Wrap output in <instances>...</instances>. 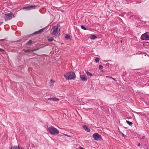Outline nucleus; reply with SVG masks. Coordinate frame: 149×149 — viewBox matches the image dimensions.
I'll return each instance as SVG.
<instances>
[{
	"mask_svg": "<svg viewBox=\"0 0 149 149\" xmlns=\"http://www.w3.org/2000/svg\"><path fill=\"white\" fill-rule=\"evenodd\" d=\"M64 77L67 80L74 79L76 77L73 72H70L64 74Z\"/></svg>",
	"mask_w": 149,
	"mask_h": 149,
	"instance_id": "obj_1",
	"label": "nucleus"
},
{
	"mask_svg": "<svg viewBox=\"0 0 149 149\" xmlns=\"http://www.w3.org/2000/svg\"><path fill=\"white\" fill-rule=\"evenodd\" d=\"M58 25L57 24L55 25L51 30V31H52L51 33L52 34L57 36L59 35L60 33L58 31Z\"/></svg>",
	"mask_w": 149,
	"mask_h": 149,
	"instance_id": "obj_2",
	"label": "nucleus"
},
{
	"mask_svg": "<svg viewBox=\"0 0 149 149\" xmlns=\"http://www.w3.org/2000/svg\"><path fill=\"white\" fill-rule=\"evenodd\" d=\"M49 132L53 135L58 134L59 133V131L53 126H51L48 129Z\"/></svg>",
	"mask_w": 149,
	"mask_h": 149,
	"instance_id": "obj_3",
	"label": "nucleus"
},
{
	"mask_svg": "<svg viewBox=\"0 0 149 149\" xmlns=\"http://www.w3.org/2000/svg\"><path fill=\"white\" fill-rule=\"evenodd\" d=\"M4 17L5 21L6 22L10 20L13 18L15 17L13 13H11L7 14H5Z\"/></svg>",
	"mask_w": 149,
	"mask_h": 149,
	"instance_id": "obj_4",
	"label": "nucleus"
},
{
	"mask_svg": "<svg viewBox=\"0 0 149 149\" xmlns=\"http://www.w3.org/2000/svg\"><path fill=\"white\" fill-rule=\"evenodd\" d=\"M93 137L96 141L100 140L102 139V136L97 133H94L93 135Z\"/></svg>",
	"mask_w": 149,
	"mask_h": 149,
	"instance_id": "obj_5",
	"label": "nucleus"
},
{
	"mask_svg": "<svg viewBox=\"0 0 149 149\" xmlns=\"http://www.w3.org/2000/svg\"><path fill=\"white\" fill-rule=\"evenodd\" d=\"M141 38L142 40H149V35L147 34V33H146L141 35Z\"/></svg>",
	"mask_w": 149,
	"mask_h": 149,
	"instance_id": "obj_6",
	"label": "nucleus"
},
{
	"mask_svg": "<svg viewBox=\"0 0 149 149\" xmlns=\"http://www.w3.org/2000/svg\"><path fill=\"white\" fill-rule=\"evenodd\" d=\"M46 27L44 28L43 29H41L39 30L38 31H35L33 33V34H34V35H36V34H37L40 33H41V32H43L44 30L46 29Z\"/></svg>",
	"mask_w": 149,
	"mask_h": 149,
	"instance_id": "obj_7",
	"label": "nucleus"
},
{
	"mask_svg": "<svg viewBox=\"0 0 149 149\" xmlns=\"http://www.w3.org/2000/svg\"><path fill=\"white\" fill-rule=\"evenodd\" d=\"M80 77L82 81H86L87 79V77L85 75H80Z\"/></svg>",
	"mask_w": 149,
	"mask_h": 149,
	"instance_id": "obj_8",
	"label": "nucleus"
},
{
	"mask_svg": "<svg viewBox=\"0 0 149 149\" xmlns=\"http://www.w3.org/2000/svg\"><path fill=\"white\" fill-rule=\"evenodd\" d=\"M10 149H24V148L22 146H15L13 147H11Z\"/></svg>",
	"mask_w": 149,
	"mask_h": 149,
	"instance_id": "obj_9",
	"label": "nucleus"
},
{
	"mask_svg": "<svg viewBox=\"0 0 149 149\" xmlns=\"http://www.w3.org/2000/svg\"><path fill=\"white\" fill-rule=\"evenodd\" d=\"M83 128L87 132H89L90 131L89 128L86 125H84L82 126Z\"/></svg>",
	"mask_w": 149,
	"mask_h": 149,
	"instance_id": "obj_10",
	"label": "nucleus"
},
{
	"mask_svg": "<svg viewBox=\"0 0 149 149\" xmlns=\"http://www.w3.org/2000/svg\"><path fill=\"white\" fill-rule=\"evenodd\" d=\"M30 8V10L33 9H35L36 8H37L39 7V6L38 5H31L29 6Z\"/></svg>",
	"mask_w": 149,
	"mask_h": 149,
	"instance_id": "obj_11",
	"label": "nucleus"
},
{
	"mask_svg": "<svg viewBox=\"0 0 149 149\" xmlns=\"http://www.w3.org/2000/svg\"><path fill=\"white\" fill-rule=\"evenodd\" d=\"M48 100H53V101H59V99H58L56 97H52V98H49L48 99Z\"/></svg>",
	"mask_w": 149,
	"mask_h": 149,
	"instance_id": "obj_12",
	"label": "nucleus"
},
{
	"mask_svg": "<svg viewBox=\"0 0 149 149\" xmlns=\"http://www.w3.org/2000/svg\"><path fill=\"white\" fill-rule=\"evenodd\" d=\"M33 41L32 40H29L27 42L26 44L25 45L27 46L28 45H30L32 44L33 43Z\"/></svg>",
	"mask_w": 149,
	"mask_h": 149,
	"instance_id": "obj_13",
	"label": "nucleus"
},
{
	"mask_svg": "<svg viewBox=\"0 0 149 149\" xmlns=\"http://www.w3.org/2000/svg\"><path fill=\"white\" fill-rule=\"evenodd\" d=\"M86 74L88 76H89L90 77H91L93 76V75L91 73L89 72L88 71H86Z\"/></svg>",
	"mask_w": 149,
	"mask_h": 149,
	"instance_id": "obj_14",
	"label": "nucleus"
},
{
	"mask_svg": "<svg viewBox=\"0 0 149 149\" xmlns=\"http://www.w3.org/2000/svg\"><path fill=\"white\" fill-rule=\"evenodd\" d=\"M65 38L66 40H70L71 39L70 36L69 34L66 35Z\"/></svg>",
	"mask_w": 149,
	"mask_h": 149,
	"instance_id": "obj_15",
	"label": "nucleus"
},
{
	"mask_svg": "<svg viewBox=\"0 0 149 149\" xmlns=\"http://www.w3.org/2000/svg\"><path fill=\"white\" fill-rule=\"evenodd\" d=\"M23 9H24L25 10H31L30 9V8L29 6H28L24 7H23Z\"/></svg>",
	"mask_w": 149,
	"mask_h": 149,
	"instance_id": "obj_16",
	"label": "nucleus"
},
{
	"mask_svg": "<svg viewBox=\"0 0 149 149\" xmlns=\"http://www.w3.org/2000/svg\"><path fill=\"white\" fill-rule=\"evenodd\" d=\"M97 38V36L95 35H92V36H91L90 37V38L92 39H95Z\"/></svg>",
	"mask_w": 149,
	"mask_h": 149,
	"instance_id": "obj_17",
	"label": "nucleus"
},
{
	"mask_svg": "<svg viewBox=\"0 0 149 149\" xmlns=\"http://www.w3.org/2000/svg\"><path fill=\"white\" fill-rule=\"evenodd\" d=\"M54 39L53 38L50 37L48 38V41L50 42H52L53 40Z\"/></svg>",
	"mask_w": 149,
	"mask_h": 149,
	"instance_id": "obj_18",
	"label": "nucleus"
},
{
	"mask_svg": "<svg viewBox=\"0 0 149 149\" xmlns=\"http://www.w3.org/2000/svg\"><path fill=\"white\" fill-rule=\"evenodd\" d=\"M127 123L129 125H131L133 123L132 122L129 121L128 120H126V121Z\"/></svg>",
	"mask_w": 149,
	"mask_h": 149,
	"instance_id": "obj_19",
	"label": "nucleus"
},
{
	"mask_svg": "<svg viewBox=\"0 0 149 149\" xmlns=\"http://www.w3.org/2000/svg\"><path fill=\"white\" fill-rule=\"evenodd\" d=\"M31 49H27L26 50H24V52H25L27 53V52H31Z\"/></svg>",
	"mask_w": 149,
	"mask_h": 149,
	"instance_id": "obj_20",
	"label": "nucleus"
},
{
	"mask_svg": "<svg viewBox=\"0 0 149 149\" xmlns=\"http://www.w3.org/2000/svg\"><path fill=\"white\" fill-rule=\"evenodd\" d=\"M81 28L84 30H86V29L84 27V25H81Z\"/></svg>",
	"mask_w": 149,
	"mask_h": 149,
	"instance_id": "obj_21",
	"label": "nucleus"
},
{
	"mask_svg": "<svg viewBox=\"0 0 149 149\" xmlns=\"http://www.w3.org/2000/svg\"><path fill=\"white\" fill-rule=\"evenodd\" d=\"M95 61L97 63H98L99 62V58L98 57H96L95 59Z\"/></svg>",
	"mask_w": 149,
	"mask_h": 149,
	"instance_id": "obj_22",
	"label": "nucleus"
},
{
	"mask_svg": "<svg viewBox=\"0 0 149 149\" xmlns=\"http://www.w3.org/2000/svg\"><path fill=\"white\" fill-rule=\"evenodd\" d=\"M39 49H40V48H38L36 49H33L31 50V52H33L34 51H37V50H38Z\"/></svg>",
	"mask_w": 149,
	"mask_h": 149,
	"instance_id": "obj_23",
	"label": "nucleus"
},
{
	"mask_svg": "<svg viewBox=\"0 0 149 149\" xmlns=\"http://www.w3.org/2000/svg\"><path fill=\"white\" fill-rule=\"evenodd\" d=\"M103 68V67L102 65H99V69L100 70H102Z\"/></svg>",
	"mask_w": 149,
	"mask_h": 149,
	"instance_id": "obj_24",
	"label": "nucleus"
},
{
	"mask_svg": "<svg viewBox=\"0 0 149 149\" xmlns=\"http://www.w3.org/2000/svg\"><path fill=\"white\" fill-rule=\"evenodd\" d=\"M4 51V50L0 48V52H3Z\"/></svg>",
	"mask_w": 149,
	"mask_h": 149,
	"instance_id": "obj_25",
	"label": "nucleus"
},
{
	"mask_svg": "<svg viewBox=\"0 0 149 149\" xmlns=\"http://www.w3.org/2000/svg\"><path fill=\"white\" fill-rule=\"evenodd\" d=\"M122 136L124 137H125L126 136V135H125V134H124L123 133H122Z\"/></svg>",
	"mask_w": 149,
	"mask_h": 149,
	"instance_id": "obj_26",
	"label": "nucleus"
},
{
	"mask_svg": "<svg viewBox=\"0 0 149 149\" xmlns=\"http://www.w3.org/2000/svg\"><path fill=\"white\" fill-rule=\"evenodd\" d=\"M64 135H65V136H68V137H71V136H69V135H67L66 134H64Z\"/></svg>",
	"mask_w": 149,
	"mask_h": 149,
	"instance_id": "obj_27",
	"label": "nucleus"
},
{
	"mask_svg": "<svg viewBox=\"0 0 149 149\" xmlns=\"http://www.w3.org/2000/svg\"><path fill=\"white\" fill-rule=\"evenodd\" d=\"M109 77L111 78H112V79H113L115 81H116V79H115L114 78H112V77Z\"/></svg>",
	"mask_w": 149,
	"mask_h": 149,
	"instance_id": "obj_28",
	"label": "nucleus"
},
{
	"mask_svg": "<svg viewBox=\"0 0 149 149\" xmlns=\"http://www.w3.org/2000/svg\"><path fill=\"white\" fill-rule=\"evenodd\" d=\"M6 40V39H0V41H3Z\"/></svg>",
	"mask_w": 149,
	"mask_h": 149,
	"instance_id": "obj_29",
	"label": "nucleus"
},
{
	"mask_svg": "<svg viewBox=\"0 0 149 149\" xmlns=\"http://www.w3.org/2000/svg\"><path fill=\"white\" fill-rule=\"evenodd\" d=\"M145 138V136H142L141 139H144Z\"/></svg>",
	"mask_w": 149,
	"mask_h": 149,
	"instance_id": "obj_30",
	"label": "nucleus"
},
{
	"mask_svg": "<svg viewBox=\"0 0 149 149\" xmlns=\"http://www.w3.org/2000/svg\"><path fill=\"white\" fill-rule=\"evenodd\" d=\"M3 23V22H0V25L2 24Z\"/></svg>",
	"mask_w": 149,
	"mask_h": 149,
	"instance_id": "obj_31",
	"label": "nucleus"
},
{
	"mask_svg": "<svg viewBox=\"0 0 149 149\" xmlns=\"http://www.w3.org/2000/svg\"><path fill=\"white\" fill-rule=\"evenodd\" d=\"M140 143H138L137 144V146H140Z\"/></svg>",
	"mask_w": 149,
	"mask_h": 149,
	"instance_id": "obj_32",
	"label": "nucleus"
},
{
	"mask_svg": "<svg viewBox=\"0 0 149 149\" xmlns=\"http://www.w3.org/2000/svg\"><path fill=\"white\" fill-rule=\"evenodd\" d=\"M79 148L80 149H84V148H82V147H79Z\"/></svg>",
	"mask_w": 149,
	"mask_h": 149,
	"instance_id": "obj_33",
	"label": "nucleus"
},
{
	"mask_svg": "<svg viewBox=\"0 0 149 149\" xmlns=\"http://www.w3.org/2000/svg\"><path fill=\"white\" fill-rule=\"evenodd\" d=\"M61 11L62 12H64V10H61Z\"/></svg>",
	"mask_w": 149,
	"mask_h": 149,
	"instance_id": "obj_34",
	"label": "nucleus"
},
{
	"mask_svg": "<svg viewBox=\"0 0 149 149\" xmlns=\"http://www.w3.org/2000/svg\"><path fill=\"white\" fill-rule=\"evenodd\" d=\"M50 81H51V82H52V79H51L50 80Z\"/></svg>",
	"mask_w": 149,
	"mask_h": 149,
	"instance_id": "obj_35",
	"label": "nucleus"
},
{
	"mask_svg": "<svg viewBox=\"0 0 149 149\" xmlns=\"http://www.w3.org/2000/svg\"><path fill=\"white\" fill-rule=\"evenodd\" d=\"M122 42V40H121V42Z\"/></svg>",
	"mask_w": 149,
	"mask_h": 149,
	"instance_id": "obj_36",
	"label": "nucleus"
},
{
	"mask_svg": "<svg viewBox=\"0 0 149 149\" xmlns=\"http://www.w3.org/2000/svg\"><path fill=\"white\" fill-rule=\"evenodd\" d=\"M106 77H109L108 76H106Z\"/></svg>",
	"mask_w": 149,
	"mask_h": 149,
	"instance_id": "obj_37",
	"label": "nucleus"
}]
</instances>
